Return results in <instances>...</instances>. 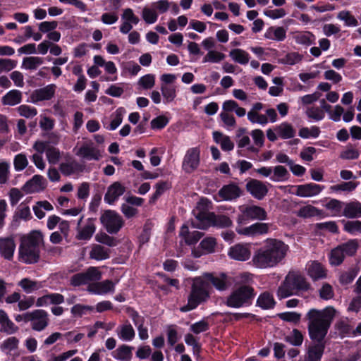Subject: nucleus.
<instances>
[{"label":"nucleus","mask_w":361,"mask_h":361,"mask_svg":"<svg viewBox=\"0 0 361 361\" xmlns=\"http://www.w3.org/2000/svg\"><path fill=\"white\" fill-rule=\"evenodd\" d=\"M43 241V235L39 231H33L21 240L19 247L20 260L26 264H33L38 261L39 246Z\"/></svg>","instance_id":"5"},{"label":"nucleus","mask_w":361,"mask_h":361,"mask_svg":"<svg viewBox=\"0 0 361 361\" xmlns=\"http://www.w3.org/2000/svg\"><path fill=\"white\" fill-rule=\"evenodd\" d=\"M255 171L262 177L268 178L270 180L276 183L284 182L288 180L289 176L288 170L281 165L262 166Z\"/></svg>","instance_id":"11"},{"label":"nucleus","mask_w":361,"mask_h":361,"mask_svg":"<svg viewBox=\"0 0 361 361\" xmlns=\"http://www.w3.org/2000/svg\"><path fill=\"white\" fill-rule=\"evenodd\" d=\"M247 119L252 123H257L262 126H266L269 123L267 117L264 114H260L258 112L248 111Z\"/></svg>","instance_id":"54"},{"label":"nucleus","mask_w":361,"mask_h":361,"mask_svg":"<svg viewBox=\"0 0 361 361\" xmlns=\"http://www.w3.org/2000/svg\"><path fill=\"white\" fill-rule=\"evenodd\" d=\"M357 183L352 181L342 182L341 183L331 185L329 190L331 192L339 193L341 192H350L355 190Z\"/></svg>","instance_id":"45"},{"label":"nucleus","mask_w":361,"mask_h":361,"mask_svg":"<svg viewBox=\"0 0 361 361\" xmlns=\"http://www.w3.org/2000/svg\"><path fill=\"white\" fill-rule=\"evenodd\" d=\"M229 56L234 62L241 65H245L250 61V54L245 50L238 48L231 50Z\"/></svg>","instance_id":"40"},{"label":"nucleus","mask_w":361,"mask_h":361,"mask_svg":"<svg viewBox=\"0 0 361 361\" xmlns=\"http://www.w3.org/2000/svg\"><path fill=\"white\" fill-rule=\"evenodd\" d=\"M286 340L293 345L299 346L302 343L303 336L299 330L293 329L290 334L287 336Z\"/></svg>","instance_id":"60"},{"label":"nucleus","mask_w":361,"mask_h":361,"mask_svg":"<svg viewBox=\"0 0 361 361\" xmlns=\"http://www.w3.org/2000/svg\"><path fill=\"white\" fill-rule=\"evenodd\" d=\"M126 114V110L123 107L118 108L110 116V123L105 128L109 130H116L122 123L123 118Z\"/></svg>","instance_id":"37"},{"label":"nucleus","mask_w":361,"mask_h":361,"mask_svg":"<svg viewBox=\"0 0 361 361\" xmlns=\"http://www.w3.org/2000/svg\"><path fill=\"white\" fill-rule=\"evenodd\" d=\"M22 92L18 90L8 91L2 98L1 103L4 105L15 106L22 102Z\"/></svg>","instance_id":"34"},{"label":"nucleus","mask_w":361,"mask_h":361,"mask_svg":"<svg viewBox=\"0 0 361 361\" xmlns=\"http://www.w3.org/2000/svg\"><path fill=\"white\" fill-rule=\"evenodd\" d=\"M219 195L223 200L232 201L241 195V190L238 185L231 183L223 186L219 191Z\"/></svg>","instance_id":"26"},{"label":"nucleus","mask_w":361,"mask_h":361,"mask_svg":"<svg viewBox=\"0 0 361 361\" xmlns=\"http://www.w3.org/2000/svg\"><path fill=\"white\" fill-rule=\"evenodd\" d=\"M90 258L96 261H103L110 257V249L99 244H92L90 247Z\"/></svg>","instance_id":"28"},{"label":"nucleus","mask_w":361,"mask_h":361,"mask_svg":"<svg viewBox=\"0 0 361 361\" xmlns=\"http://www.w3.org/2000/svg\"><path fill=\"white\" fill-rule=\"evenodd\" d=\"M254 297L253 288L250 286L242 285L228 296L226 304L229 307L240 308L250 305Z\"/></svg>","instance_id":"7"},{"label":"nucleus","mask_w":361,"mask_h":361,"mask_svg":"<svg viewBox=\"0 0 361 361\" xmlns=\"http://www.w3.org/2000/svg\"><path fill=\"white\" fill-rule=\"evenodd\" d=\"M358 248L356 240H350L332 249L329 254V261L331 266H338L346 257L354 255Z\"/></svg>","instance_id":"8"},{"label":"nucleus","mask_w":361,"mask_h":361,"mask_svg":"<svg viewBox=\"0 0 361 361\" xmlns=\"http://www.w3.org/2000/svg\"><path fill=\"white\" fill-rule=\"evenodd\" d=\"M155 76L153 74H146L138 80V85L145 90H149L154 87Z\"/></svg>","instance_id":"62"},{"label":"nucleus","mask_w":361,"mask_h":361,"mask_svg":"<svg viewBox=\"0 0 361 361\" xmlns=\"http://www.w3.org/2000/svg\"><path fill=\"white\" fill-rule=\"evenodd\" d=\"M343 215L350 219L361 217V202L355 200L345 204Z\"/></svg>","instance_id":"30"},{"label":"nucleus","mask_w":361,"mask_h":361,"mask_svg":"<svg viewBox=\"0 0 361 361\" xmlns=\"http://www.w3.org/2000/svg\"><path fill=\"white\" fill-rule=\"evenodd\" d=\"M216 240L213 237H207L200 243V247L192 250V255L199 258L203 255L210 254L215 252Z\"/></svg>","instance_id":"20"},{"label":"nucleus","mask_w":361,"mask_h":361,"mask_svg":"<svg viewBox=\"0 0 361 361\" xmlns=\"http://www.w3.org/2000/svg\"><path fill=\"white\" fill-rule=\"evenodd\" d=\"M293 37L297 44L304 46H310L315 40L314 35L308 31L296 32Z\"/></svg>","instance_id":"38"},{"label":"nucleus","mask_w":361,"mask_h":361,"mask_svg":"<svg viewBox=\"0 0 361 361\" xmlns=\"http://www.w3.org/2000/svg\"><path fill=\"white\" fill-rule=\"evenodd\" d=\"M242 226L243 225L238 224L235 231L238 234L247 237L264 235L267 234L269 230V224L266 223H255L246 227Z\"/></svg>","instance_id":"16"},{"label":"nucleus","mask_w":361,"mask_h":361,"mask_svg":"<svg viewBox=\"0 0 361 361\" xmlns=\"http://www.w3.org/2000/svg\"><path fill=\"white\" fill-rule=\"evenodd\" d=\"M208 282L220 291L225 290L228 287L227 276L225 274L214 276L212 274L205 273L202 276L193 279L188 303L180 307L181 312H186L195 309L209 298Z\"/></svg>","instance_id":"2"},{"label":"nucleus","mask_w":361,"mask_h":361,"mask_svg":"<svg viewBox=\"0 0 361 361\" xmlns=\"http://www.w3.org/2000/svg\"><path fill=\"white\" fill-rule=\"evenodd\" d=\"M104 148L102 146H96L91 140L84 141L81 145L75 149V154L84 161H99L102 158Z\"/></svg>","instance_id":"10"},{"label":"nucleus","mask_w":361,"mask_h":361,"mask_svg":"<svg viewBox=\"0 0 361 361\" xmlns=\"http://www.w3.org/2000/svg\"><path fill=\"white\" fill-rule=\"evenodd\" d=\"M359 157L360 152L352 145H347L340 154V158L346 160L357 159Z\"/></svg>","instance_id":"51"},{"label":"nucleus","mask_w":361,"mask_h":361,"mask_svg":"<svg viewBox=\"0 0 361 361\" xmlns=\"http://www.w3.org/2000/svg\"><path fill=\"white\" fill-rule=\"evenodd\" d=\"M275 131L279 138L287 140L294 137L296 131L293 126L288 122H283L275 126Z\"/></svg>","instance_id":"31"},{"label":"nucleus","mask_w":361,"mask_h":361,"mask_svg":"<svg viewBox=\"0 0 361 361\" xmlns=\"http://www.w3.org/2000/svg\"><path fill=\"white\" fill-rule=\"evenodd\" d=\"M302 59V56L298 52H290L285 55L284 57L281 59L280 62L282 64L293 66Z\"/></svg>","instance_id":"53"},{"label":"nucleus","mask_w":361,"mask_h":361,"mask_svg":"<svg viewBox=\"0 0 361 361\" xmlns=\"http://www.w3.org/2000/svg\"><path fill=\"white\" fill-rule=\"evenodd\" d=\"M336 312L332 307H327L322 310L312 309L308 312L307 317L309 320L310 337L319 343L309 347L307 361H320L324 349V345L320 342L326 336Z\"/></svg>","instance_id":"1"},{"label":"nucleus","mask_w":361,"mask_h":361,"mask_svg":"<svg viewBox=\"0 0 361 361\" xmlns=\"http://www.w3.org/2000/svg\"><path fill=\"white\" fill-rule=\"evenodd\" d=\"M142 17L145 22L147 24H153L158 19V13L153 7H144L142 11Z\"/></svg>","instance_id":"52"},{"label":"nucleus","mask_w":361,"mask_h":361,"mask_svg":"<svg viewBox=\"0 0 361 361\" xmlns=\"http://www.w3.org/2000/svg\"><path fill=\"white\" fill-rule=\"evenodd\" d=\"M320 129L319 127L313 126L310 128L303 127L299 130L298 135L303 139L317 138L319 136Z\"/></svg>","instance_id":"48"},{"label":"nucleus","mask_w":361,"mask_h":361,"mask_svg":"<svg viewBox=\"0 0 361 361\" xmlns=\"http://www.w3.org/2000/svg\"><path fill=\"white\" fill-rule=\"evenodd\" d=\"M240 213L237 218L238 225H245L250 221H264L267 214L265 209L257 205H242L239 207Z\"/></svg>","instance_id":"9"},{"label":"nucleus","mask_w":361,"mask_h":361,"mask_svg":"<svg viewBox=\"0 0 361 361\" xmlns=\"http://www.w3.org/2000/svg\"><path fill=\"white\" fill-rule=\"evenodd\" d=\"M16 250V244L13 237L0 238V252L3 257L11 260Z\"/></svg>","instance_id":"25"},{"label":"nucleus","mask_w":361,"mask_h":361,"mask_svg":"<svg viewBox=\"0 0 361 361\" xmlns=\"http://www.w3.org/2000/svg\"><path fill=\"white\" fill-rule=\"evenodd\" d=\"M160 89L164 103H170L174 100L176 97V85L161 86Z\"/></svg>","instance_id":"49"},{"label":"nucleus","mask_w":361,"mask_h":361,"mask_svg":"<svg viewBox=\"0 0 361 361\" xmlns=\"http://www.w3.org/2000/svg\"><path fill=\"white\" fill-rule=\"evenodd\" d=\"M47 185L46 180L42 176L35 175L26 182L24 189L27 192L34 193L43 190Z\"/></svg>","instance_id":"27"},{"label":"nucleus","mask_w":361,"mask_h":361,"mask_svg":"<svg viewBox=\"0 0 361 361\" xmlns=\"http://www.w3.org/2000/svg\"><path fill=\"white\" fill-rule=\"evenodd\" d=\"M344 229L348 233L352 235L361 234V221H348L344 225Z\"/></svg>","instance_id":"64"},{"label":"nucleus","mask_w":361,"mask_h":361,"mask_svg":"<svg viewBox=\"0 0 361 361\" xmlns=\"http://www.w3.org/2000/svg\"><path fill=\"white\" fill-rule=\"evenodd\" d=\"M200 163V149L198 147L189 148L183 157L182 169L187 173H191L199 167Z\"/></svg>","instance_id":"14"},{"label":"nucleus","mask_w":361,"mask_h":361,"mask_svg":"<svg viewBox=\"0 0 361 361\" xmlns=\"http://www.w3.org/2000/svg\"><path fill=\"white\" fill-rule=\"evenodd\" d=\"M87 283H95L102 278V274L97 267H90L84 272Z\"/></svg>","instance_id":"57"},{"label":"nucleus","mask_w":361,"mask_h":361,"mask_svg":"<svg viewBox=\"0 0 361 361\" xmlns=\"http://www.w3.org/2000/svg\"><path fill=\"white\" fill-rule=\"evenodd\" d=\"M27 317H29L32 328L35 331H40L48 325L47 313L43 310L27 312Z\"/></svg>","instance_id":"17"},{"label":"nucleus","mask_w":361,"mask_h":361,"mask_svg":"<svg viewBox=\"0 0 361 361\" xmlns=\"http://www.w3.org/2000/svg\"><path fill=\"white\" fill-rule=\"evenodd\" d=\"M56 91V85L54 84L48 85L42 88L35 90L30 96L32 103L36 104L39 102L51 99Z\"/></svg>","instance_id":"21"},{"label":"nucleus","mask_w":361,"mask_h":361,"mask_svg":"<svg viewBox=\"0 0 361 361\" xmlns=\"http://www.w3.org/2000/svg\"><path fill=\"white\" fill-rule=\"evenodd\" d=\"M264 37L268 39L282 42L286 37V30L283 27H269L264 33Z\"/></svg>","instance_id":"32"},{"label":"nucleus","mask_w":361,"mask_h":361,"mask_svg":"<svg viewBox=\"0 0 361 361\" xmlns=\"http://www.w3.org/2000/svg\"><path fill=\"white\" fill-rule=\"evenodd\" d=\"M17 111L20 116L26 118H32L37 114L36 108L26 104L19 106Z\"/></svg>","instance_id":"55"},{"label":"nucleus","mask_w":361,"mask_h":361,"mask_svg":"<svg viewBox=\"0 0 361 361\" xmlns=\"http://www.w3.org/2000/svg\"><path fill=\"white\" fill-rule=\"evenodd\" d=\"M306 114L308 118L312 119L314 121H321L325 116L324 111L317 106L308 108L307 109Z\"/></svg>","instance_id":"61"},{"label":"nucleus","mask_w":361,"mask_h":361,"mask_svg":"<svg viewBox=\"0 0 361 361\" xmlns=\"http://www.w3.org/2000/svg\"><path fill=\"white\" fill-rule=\"evenodd\" d=\"M94 310V306L76 304L71 308V313L75 317H82Z\"/></svg>","instance_id":"58"},{"label":"nucleus","mask_w":361,"mask_h":361,"mask_svg":"<svg viewBox=\"0 0 361 361\" xmlns=\"http://www.w3.org/2000/svg\"><path fill=\"white\" fill-rule=\"evenodd\" d=\"M76 238L79 240L88 241L93 236L96 231L95 219L88 218L83 221V217H80L77 226Z\"/></svg>","instance_id":"13"},{"label":"nucleus","mask_w":361,"mask_h":361,"mask_svg":"<svg viewBox=\"0 0 361 361\" xmlns=\"http://www.w3.org/2000/svg\"><path fill=\"white\" fill-rule=\"evenodd\" d=\"M100 221L106 231L110 234L117 233L123 225L122 217L112 210L105 211L100 217Z\"/></svg>","instance_id":"12"},{"label":"nucleus","mask_w":361,"mask_h":361,"mask_svg":"<svg viewBox=\"0 0 361 361\" xmlns=\"http://www.w3.org/2000/svg\"><path fill=\"white\" fill-rule=\"evenodd\" d=\"M53 209L52 204L47 200L38 201L32 207L35 215L39 219L45 216L44 211L51 212Z\"/></svg>","instance_id":"42"},{"label":"nucleus","mask_w":361,"mask_h":361,"mask_svg":"<svg viewBox=\"0 0 361 361\" xmlns=\"http://www.w3.org/2000/svg\"><path fill=\"white\" fill-rule=\"evenodd\" d=\"M310 285L304 276L298 271H290L279 286L276 292L279 300L298 295L300 291L308 290Z\"/></svg>","instance_id":"6"},{"label":"nucleus","mask_w":361,"mask_h":361,"mask_svg":"<svg viewBox=\"0 0 361 361\" xmlns=\"http://www.w3.org/2000/svg\"><path fill=\"white\" fill-rule=\"evenodd\" d=\"M308 276L313 280H321L326 278L327 270L318 261H310L306 265Z\"/></svg>","instance_id":"22"},{"label":"nucleus","mask_w":361,"mask_h":361,"mask_svg":"<svg viewBox=\"0 0 361 361\" xmlns=\"http://www.w3.org/2000/svg\"><path fill=\"white\" fill-rule=\"evenodd\" d=\"M18 344L19 340L17 338L9 337L1 343L0 349L3 353L10 354L18 348Z\"/></svg>","instance_id":"46"},{"label":"nucleus","mask_w":361,"mask_h":361,"mask_svg":"<svg viewBox=\"0 0 361 361\" xmlns=\"http://www.w3.org/2000/svg\"><path fill=\"white\" fill-rule=\"evenodd\" d=\"M293 194L303 198L313 197L319 195L325 188L324 185L314 183L295 185Z\"/></svg>","instance_id":"15"},{"label":"nucleus","mask_w":361,"mask_h":361,"mask_svg":"<svg viewBox=\"0 0 361 361\" xmlns=\"http://www.w3.org/2000/svg\"><path fill=\"white\" fill-rule=\"evenodd\" d=\"M116 283L110 280L92 283L87 286V291L94 295H104L113 293L115 290Z\"/></svg>","instance_id":"19"},{"label":"nucleus","mask_w":361,"mask_h":361,"mask_svg":"<svg viewBox=\"0 0 361 361\" xmlns=\"http://www.w3.org/2000/svg\"><path fill=\"white\" fill-rule=\"evenodd\" d=\"M116 332L118 338L120 340L126 342L133 341L135 336V330L133 326L128 322L119 325L117 327Z\"/></svg>","instance_id":"29"},{"label":"nucleus","mask_w":361,"mask_h":361,"mask_svg":"<svg viewBox=\"0 0 361 361\" xmlns=\"http://www.w3.org/2000/svg\"><path fill=\"white\" fill-rule=\"evenodd\" d=\"M257 305L262 309L268 310L274 307L275 301L271 293L264 292L260 294L258 297L257 300Z\"/></svg>","instance_id":"43"},{"label":"nucleus","mask_w":361,"mask_h":361,"mask_svg":"<svg viewBox=\"0 0 361 361\" xmlns=\"http://www.w3.org/2000/svg\"><path fill=\"white\" fill-rule=\"evenodd\" d=\"M246 190L255 199L261 200L268 193L267 185L257 179H250L246 183Z\"/></svg>","instance_id":"18"},{"label":"nucleus","mask_w":361,"mask_h":361,"mask_svg":"<svg viewBox=\"0 0 361 361\" xmlns=\"http://www.w3.org/2000/svg\"><path fill=\"white\" fill-rule=\"evenodd\" d=\"M288 249L283 242L271 239L254 252L250 264L262 269L274 267L285 258Z\"/></svg>","instance_id":"3"},{"label":"nucleus","mask_w":361,"mask_h":361,"mask_svg":"<svg viewBox=\"0 0 361 361\" xmlns=\"http://www.w3.org/2000/svg\"><path fill=\"white\" fill-rule=\"evenodd\" d=\"M44 59L39 56H27L23 59L22 68L25 70H36L42 65Z\"/></svg>","instance_id":"44"},{"label":"nucleus","mask_w":361,"mask_h":361,"mask_svg":"<svg viewBox=\"0 0 361 361\" xmlns=\"http://www.w3.org/2000/svg\"><path fill=\"white\" fill-rule=\"evenodd\" d=\"M213 138L217 144L220 145L221 149L224 151H231L234 147V144L230 137L220 132H214Z\"/></svg>","instance_id":"36"},{"label":"nucleus","mask_w":361,"mask_h":361,"mask_svg":"<svg viewBox=\"0 0 361 361\" xmlns=\"http://www.w3.org/2000/svg\"><path fill=\"white\" fill-rule=\"evenodd\" d=\"M133 350V348L131 346L122 345L112 352V357L119 361H130Z\"/></svg>","instance_id":"33"},{"label":"nucleus","mask_w":361,"mask_h":361,"mask_svg":"<svg viewBox=\"0 0 361 361\" xmlns=\"http://www.w3.org/2000/svg\"><path fill=\"white\" fill-rule=\"evenodd\" d=\"M337 19L343 21L345 27H357L359 25L357 19L348 10H343L338 13Z\"/></svg>","instance_id":"41"},{"label":"nucleus","mask_w":361,"mask_h":361,"mask_svg":"<svg viewBox=\"0 0 361 361\" xmlns=\"http://www.w3.org/2000/svg\"><path fill=\"white\" fill-rule=\"evenodd\" d=\"M209 202L201 199L192 210L195 219L192 220V227L199 229H207L211 226L219 228H226L232 225V221L225 215H215L208 212Z\"/></svg>","instance_id":"4"},{"label":"nucleus","mask_w":361,"mask_h":361,"mask_svg":"<svg viewBox=\"0 0 361 361\" xmlns=\"http://www.w3.org/2000/svg\"><path fill=\"white\" fill-rule=\"evenodd\" d=\"M0 324L1 331L7 334H14L18 330V327L9 319L7 314L4 310H0Z\"/></svg>","instance_id":"35"},{"label":"nucleus","mask_w":361,"mask_h":361,"mask_svg":"<svg viewBox=\"0 0 361 361\" xmlns=\"http://www.w3.org/2000/svg\"><path fill=\"white\" fill-rule=\"evenodd\" d=\"M357 274L358 269L356 267H351L341 274L339 276V282L342 285H348L353 281Z\"/></svg>","instance_id":"47"},{"label":"nucleus","mask_w":361,"mask_h":361,"mask_svg":"<svg viewBox=\"0 0 361 361\" xmlns=\"http://www.w3.org/2000/svg\"><path fill=\"white\" fill-rule=\"evenodd\" d=\"M78 350L73 349L63 352L59 355H51L48 361H67L69 358L77 354Z\"/></svg>","instance_id":"63"},{"label":"nucleus","mask_w":361,"mask_h":361,"mask_svg":"<svg viewBox=\"0 0 361 361\" xmlns=\"http://www.w3.org/2000/svg\"><path fill=\"white\" fill-rule=\"evenodd\" d=\"M28 159L24 153H19L13 157V166L17 172L23 171L28 165Z\"/></svg>","instance_id":"50"},{"label":"nucleus","mask_w":361,"mask_h":361,"mask_svg":"<svg viewBox=\"0 0 361 361\" xmlns=\"http://www.w3.org/2000/svg\"><path fill=\"white\" fill-rule=\"evenodd\" d=\"M10 176V164L6 160L0 161V184L7 183Z\"/></svg>","instance_id":"59"},{"label":"nucleus","mask_w":361,"mask_h":361,"mask_svg":"<svg viewBox=\"0 0 361 361\" xmlns=\"http://www.w3.org/2000/svg\"><path fill=\"white\" fill-rule=\"evenodd\" d=\"M126 191L125 186L120 182H114L110 185L104 195V201L109 204H114Z\"/></svg>","instance_id":"23"},{"label":"nucleus","mask_w":361,"mask_h":361,"mask_svg":"<svg viewBox=\"0 0 361 361\" xmlns=\"http://www.w3.org/2000/svg\"><path fill=\"white\" fill-rule=\"evenodd\" d=\"M225 55L218 51L212 50L209 51L205 56L203 58V63H219L224 59Z\"/></svg>","instance_id":"56"},{"label":"nucleus","mask_w":361,"mask_h":361,"mask_svg":"<svg viewBox=\"0 0 361 361\" xmlns=\"http://www.w3.org/2000/svg\"><path fill=\"white\" fill-rule=\"evenodd\" d=\"M18 284L21 287L23 291L27 294L32 293L42 288V284L41 282L33 281L28 278L23 279L18 282Z\"/></svg>","instance_id":"39"},{"label":"nucleus","mask_w":361,"mask_h":361,"mask_svg":"<svg viewBox=\"0 0 361 361\" xmlns=\"http://www.w3.org/2000/svg\"><path fill=\"white\" fill-rule=\"evenodd\" d=\"M228 254L231 259L246 261L251 255L250 247L247 244H237L229 249Z\"/></svg>","instance_id":"24"}]
</instances>
